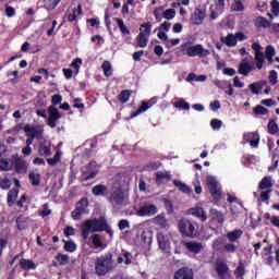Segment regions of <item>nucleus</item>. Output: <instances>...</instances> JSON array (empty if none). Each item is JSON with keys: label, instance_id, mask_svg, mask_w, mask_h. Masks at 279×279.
<instances>
[{"label": "nucleus", "instance_id": "obj_1", "mask_svg": "<svg viewBox=\"0 0 279 279\" xmlns=\"http://www.w3.org/2000/svg\"><path fill=\"white\" fill-rule=\"evenodd\" d=\"M81 230V236L84 241H87L88 236H90V233L93 232H107V234L112 236V228L108 226V220L104 217L85 220Z\"/></svg>", "mask_w": 279, "mask_h": 279}, {"label": "nucleus", "instance_id": "obj_2", "mask_svg": "<svg viewBox=\"0 0 279 279\" xmlns=\"http://www.w3.org/2000/svg\"><path fill=\"white\" fill-rule=\"evenodd\" d=\"M179 232L187 239L199 236V225L195 220L182 218L178 223Z\"/></svg>", "mask_w": 279, "mask_h": 279}, {"label": "nucleus", "instance_id": "obj_3", "mask_svg": "<svg viewBox=\"0 0 279 279\" xmlns=\"http://www.w3.org/2000/svg\"><path fill=\"white\" fill-rule=\"evenodd\" d=\"M112 257L113 255L111 252H108L105 255L97 257L95 264V271L97 276H106V274L114 269V259H112Z\"/></svg>", "mask_w": 279, "mask_h": 279}, {"label": "nucleus", "instance_id": "obj_4", "mask_svg": "<svg viewBox=\"0 0 279 279\" xmlns=\"http://www.w3.org/2000/svg\"><path fill=\"white\" fill-rule=\"evenodd\" d=\"M181 49L183 53L189 56V58H195L197 56L198 58H206L207 56H210V50L204 48L202 44L191 46V43H184L181 45Z\"/></svg>", "mask_w": 279, "mask_h": 279}, {"label": "nucleus", "instance_id": "obj_5", "mask_svg": "<svg viewBox=\"0 0 279 279\" xmlns=\"http://www.w3.org/2000/svg\"><path fill=\"white\" fill-rule=\"evenodd\" d=\"M88 198L83 197L76 203L75 209L71 213L72 219L74 221H80L83 215H86V209L88 208Z\"/></svg>", "mask_w": 279, "mask_h": 279}, {"label": "nucleus", "instance_id": "obj_6", "mask_svg": "<svg viewBox=\"0 0 279 279\" xmlns=\"http://www.w3.org/2000/svg\"><path fill=\"white\" fill-rule=\"evenodd\" d=\"M256 71V65L253 61H248L247 58L241 60L238 65V73L239 75H243V77H248L250 73Z\"/></svg>", "mask_w": 279, "mask_h": 279}, {"label": "nucleus", "instance_id": "obj_7", "mask_svg": "<svg viewBox=\"0 0 279 279\" xmlns=\"http://www.w3.org/2000/svg\"><path fill=\"white\" fill-rule=\"evenodd\" d=\"M207 186L213 199L219 202V199H221V190L219 189V182H217V179L214 177H207Z\"/></svg>", "mask_w": 279, "mask_h": 279}, {"label": "nucleus", "instance_id": "obj_8", "mask_svg": "<svg viewBox=\"0 0 279 279\" xmlns=\"http://www.w3.org/2000/svg\"><path fill=\"white\" fill-rule=\"evenodd\" d=\"M124 199L125 194H123V190H121V187H116L111 195L108 197V202L112 204L113 208H119V206H123Z\"/></svg>", "mask_w": 279, "mask_h": 279}, {"label": "nucleus", "instance_id": "obj_9", "mask_svg": "<svg viewBox=\"0 0 279 279\" xmlns=\"http://www.w3.org/2000/svg\"><path fill=\"white\" fill-rule=\"evenodd\" d=\"M215 271L219 279H229L232 274L230 266H228V263L223 260L216 262Z\"/></svg>", "mask_w": 279, "mask_h": 279}, {"label": "nucleus", "instance_id": "obj_10", "mask_svg": "<svg viewBox=\"0 0 279 279\" xmlns=\"http://www.w3.org/2000/svg\"><path fill=\"white\" fill-rule=\"evenodd\" d=\"M157 243L159 250H161L163 254H171V240L169 239V235L162 232L157 233Z\"/></svg>", "mask_w": 279, "mask_h": 279}, {"label": "nucleus", "instance_id": "obj_11", "mask_svg": "<svg viewBox=\"0 0 279 279\" xmlns=\"http://www.w3.org/2000/svg\"><path fill=\"white\" fill-rule=\"evenodd\" d=\"M48 120H47V125H49V128H57V123L58 121H60V119H62V114L60 113V111H58V108L50 106L48 107Z\"/></svg>", "mask_w": 279, "mask_h": 279}, {"label": "nucleus", "instance_id": "obj_12", "mask_svg": "<svg viewBox=\"0 0 279 279\" xmlns=\"http://www.w3.org/2000/svg\"><path fill=\"white\" fill-rule=\"evenodd\" d=\"M158 213V207L154 204H144L137 210V217H154Z\"/></svg>", "mask_w": 279, "mask_h": 279}, {"label": "nucleus", "instance_id": "obj_13", "mask_svg": "<svg viewBox=\"0 0 279 279\" xmlns=\"http://www.w3.org/2000/svg\"><path fill=\"white\" fill-rule=\"evenodd\" d=\"M12 160H13L15 173H20V174L27 173V163L23 158L19 157V155H13Z\"/></svg>", "mask_w": 279, "mask_h": 279}, {"label": "nucleus", "instance_id": "obj_14", "mask_svg": "<svg viewBox=\"0 0 279 279\" xmlns=\"http://www.w3.org/2000/svg\"><path fill=\"white\" fill-rule=\"evenodd\" d=\"M24 132H26V136H29L31 138H43V132H45L40 126H32L29 124H26L24 126Z\"/></svg>", "mask_w": 279, "mask_h": 279}, {"label": "nucleus", "instance_id": "obj_15", "mask_svg": "<svg viewBox=\"0 0 279 279\" xmlns=\"http://www.w3.org/2000/svg\"><path fill=\"white\" fill-rule=\"evenodd\" d=\"M173 279H195V275L193 274V269L182 267L174 272Z\"/></svg>", "mask_w": 279, "mask_h": 279}, {"label": "nucleus", "instance_id": "obj_16", "mask_svg": "<svg viewBox=\"0 0 279 279\" xmlns=\"http://www.w3.org/2000/svg\"><path fill=\"white\" fill-rule=\"evenodd\" d=\"M206 19V7L198 4L194 10V24L202 25Z\"/></svg>", "mask_w": 279, "mask_h": 279}, {"label": "nucleus", "instance_id": "obj_17", "mask_svg": "<svg viewBox=\"0 0 279 279\" xmlns=\"http://www.w3.org/2000/svg\"><path fill=\"white\" fill-rule=\"evenodd\" d=\"M185 250L190 252L191 254H199L202 250H204V244L201 242H195V241H189L183 243Z\"/></svg>", "mask_w": 279, "mask_h": 279}, {"label": "nucleus", "instance_id": "obj_18", "mask_svg": "<svg viewBox=\"0 0 279 279\" xmlns=\"http://www.w3.org/2000/svg\"><path fill=\"white\" fill-rule=\"evenodd\" d=\"M243 138L246 143H250L251 147H258L260 143V135L256 132L244 133Z\"/></svg>", "mask_w": 279, "mask_h": 279}, {"label": "nucleus", "instance_id": "obj_19", "mask_svg": "<svg viewBox=\"0 0 279 279\" xmlns=\"http://www.w3.org/2000/svg\"><path fill=\"white\" fill-rule=\"evenodd\" d=\"M187 215H192V217H196V219H201V221H206L208 219L206 211L202 207H192L187 209Z\"/></svg>", "mask_w": 279, "mask_h": 279}, {"label": "nucleus", "instance_id": "obj_20", "mask_svg": "<svg viewBox=\"0 0 279 279\" xmlns=\"http://www.w3.org/2000/svg\"><path fill=\"white\" fill-rule=\"evenodd\" d=\"M209 216L214 221H217L220 225H223L226 221V216L223 215V213L217 210L216 208H211L209 210Z\"/></svg>", "mask_w": 279, "mask_h": 279}, {"label": "nucleus", "instance_id": "obj_21", "mask_svg": "<svg viewBox=\"0 0 279 279\" xmlns=\"http://www.w3.org/2000/svg\"><path fill=\"white\" fill-rule=\"evenodd\" d=\"M20 267L23 269V271H31L32 269H36V263L32 259H20Z\"/></svg>", "mask_w": 279, "mask_h": 279}, {"label": "nucleus", "instance_id": "obj_22", "mask_svg": "<svg viewBox=\"0 0 279 279\" xmlns=\"http://www.w3.org/2000/svg\"><path fill=\"white\" fill-rule=\"evenodd\" d=\"M241 236H243V230L241 229H235L226 234V238L228 239V241H230V243H235V241H239Z\"/></svg>", "mask_w": 279, "mask_h": 279}, {"label": "nucleus", "instance_id": "obj_23", "mask_svg": "<svg viewBox=\"0 0 279 279\" xmlns=\"http://www.w3.org/2000/svg\"><path fill=\"white\" fill-rule=\"evenodd\" d=\"M108 191V186L104 184H97L92 189V194L95 195V197H106V192Z\"/></svg>", "mask_w": 279, "mask_h": 279}, {"label": "nucleus", "instance_id": "obj_24", "mask_svg": "<svg viewBox=\"0 0 279 279\" xmlns=\"http://www.w3.org/2000/svg\"><path fill=\"white\" fill-rule=\"evenodd\" d=\"M274 183L271 182V177H264L258 184L260 191H271Z\"/></svg>", "mask_w": 279, "mask_h": 279}, {"label": "nucleus", "instance_id": "obj_25", "mask_svg": "<svg viewBox=\"0 0 279 279\" xmlns=\"http://www.w3.org/2000/svg\"><path fill=\"white\" fill-rule=\"evenodd\" d=\"M38 154L39 156H45V158H49V156H51V145L47 144V142L40 143Z\"/></svg>", "mask_w": 279, "mask_h": 279}, {"label": "nucleus", "instance_id": "obj_26", "mask_svg": "<svg viewBox=\"0 0 279 279\" xmlns=\"http://www.w3.org/2000/svg\"><path fill=\"white\" fill-rule=\"evenodd\" d=\"M173 184L174 186H177V189H179L181 193H184L185 195H191V193H193L191 186L186 185L185 183H182L179 180H173Z\"/></svg>", "mask_w": 279, "mask_h": 279}, {"label": "nucleus", "instance_id": "obj_27", "mask_svg": "<svg viewBox=\"0 0 279 279\" xmlns=\"http://www.w3.org/2000/svg\"><path fill=\"white\" fill-rule=\"evenodd\" d=\"M117 263L118 265H122V263L130 265L132 263V253L122 251V255L118 257Z\"/></svg>", "mask_w": 279, "mask_h": 279}, {"label": "nucleus", "instance_id": "obj_28", "mask_svg": "<svg viewBox=\"0 0 279 279\" xmlns=\"http://www.w3.org/2000/svg\"><path fill=\"white\" fill-rule=\"evenodd\" d=\"M163 182H171V174L169 172L158 171L156 173V184H162Z\"/></svg>", "mask_w": 279, "mask_h": 279}, {"label": "nucleus", "instance_id": "obj_29", "mask_svg": "<svg viewBox=\"0 0 279 279\" xmlns=\"http://www.w3.org/2000/svg\"><path fill=\"white\" fill-rule=\"evenodd\" d=\"M153 105L154 104L143 101L140 108L131 114V119L138 117V114H143V112H147V110H149V107Z\"/></svg>", "mask_w": 279, "mask_h": 279}, {"label": "nucleus", "instance_id": "obj_30", "mask_svg": "<svg viewBox=\"0 0 279 279\" xmlns=\"http://www.w3.org/2000/svg\"><path fill=\"white\" fill-rule=\"evenodd\" d=\"M136 40L137 47H141V49H145V47H147V44L149 43V36L145 35V33H140Z\"/></svg>", "mask_w": 279, "mask_h": 279}, {"label": "nucleus", "instance_id": "obj_31", "mask_svg": "<svg viewBox=\"0 0 279 279\" xmlns=\"http://www.w3.org/2000/svg\"><path fill=\"white\" fill-rule=\"evenodd\" d=\"M130 97H132V90L130 89H123L119 95H118V101L120 104H128L130 101Z\"/></svg>", "mask_w": 279, "mask_h": 279}, {"label": "nucleus", "instance_id": "obj_32", "mask_svg": "<svg viewBox=\"0 0 279 279\" xmlns=\"http://www.w3.org/2000/svg\"><path fill=\"white\" fill-rule=\"evenodd\" d=\"M16 197H19V190L17 189L10 190L7 196L8 206L10 207L14 206V202Z\"/></svg>", "mask_w": 279, "mask_h": 279}, {"label": "nucleus", "instance_id": "obj_33", "mask_svg": "<svg viewBox=\"0 0 279 279\" xmlns=\"http://www.w3.org/2000/svg\"><path fill=\"white\" fill-rule=\"evenodd\" d=\"M221 43L227 45V47H236V37L233 34H229L226 37L220 38Z\"/></svg>", "mask_w": 279, "mask_h": 279}, {"label": "nucleus", "instance_id": "obj_34", "mask_svg": "<svg viewBox=\"0 0 279 279\" xmlns=\"http://www.w3.org/2000/svg\"><path fill=\"white\" fill-rule=\"evenodd\" d=\"M255 27H263L264 29H267V27H271V22L263 16H258L255 20Z\"/></svg>", "mask_w": 279, "mask_h": 279}, {"label": "nucleus", "instance_id": "obj_35", "mask_svg": "<svg viewBox=\"0 0 279 279\" xmlns=\"http://www.w3.org/2000/svg\"><path fill=\"white\" fill-rule=\"evenodd\" d=\"M233 274L235 278H243V276H245V264H243V260L239 262V265Z\"/></svg>", "mask_w": 279, "mask_h": 279}, {"label": "nucleus", "instance_id": "obj_36", "mask_svg": "<svg viewBox=\"0 0 279 279\" xmlns=\"http://www.w3.org/2000/svg\"><path fill=\"white\" fill-rule=\"evenodd\" d=\"M248 88L253 95H260V90H263V83L255 82L248 85Z\"/></svg>", "mask_w": 279, "mask_h": 279}, {"label": "nucleus", "instance_id": "obj_37", "mask_svg": "<svg viewBox=\"0 0 279 279\" xmlns=\"http://www.w3.org/2000/svg\"><path fill=\"white\" fill-rule=\"evenodd\" d=\"M264 64H265V53H263V52L256 53L255 54V68H257L258 71H260V69H263Z\"/></svg>", "mask_w": 279, "mask_h": 279}, {"label": "nucleus", "instance_id": "obj_38", "mask_svg": "<svg viewBox=\"0 0 279 279\" xmlns=\"http://www.w3.org/2000/svg\"><path fill=\"white\" fill-rule=\"evenodd\" d=\"M14 166L10 163V159L1 158L0 159V171H12Z\"/></svg>", "mask_w": 279, "mask_h": 279}, {"label": "nucleus", "instance_id": "obj_39", "mask_svg": "<svg viewBox=\"0 0 279 279\" xmlns=\"http://www.w3.org/2000/svg\"><path fill=\"white\" fill-rule=\"evenodd\" d=\"M116 23L121 32V34H124V36H130V28L125 25L123 20L121 19H116Z\"/></svg>", "mask_w": 279, "mask_h": 279}, {"label": "nucleus", "instance_id": "obj_40", "mask_svg": "<svg viewBox=\"0 0 279 279\" xmlns=\"http://www.w3.org/2000/svg\"><path fill=\"white\" fill-rule=\"evenodd\" d=\"M268 134H271L272 136H276V134H279V126L278 123L274 120H269L268 122Z\"/></svg>", "mask_w": 279, "mask_h": 279}, {"label": "nucleus", "instance_id": "obj_41", "mask_svg": "<svg viewBox=\"0 0 279 279\" xmlns=\"http://www.w3.org/2000/svg\"><path fill=\"white\" fill-rule=\"evenodd\" d=\"M62 0H44L45 10H56Z\"/></svg>", "mask_w": 279, "mask_h": 279}, {"label": "nucleus", "instance_id": "obj_42", "mask_svg": "<svg viewBox=\"0 0 279 279\" xmlns=\"http://www.w3.org/2000/svg\"><path fill=\"white\" fill-rule=\"evenodd\" d=\"M97 178V171L87 172L86 170L82 171L81 182H88V180H95Z\"/></svg>", "mask_w": 279, "mask_h": 279}, {"label": "nucleus", "instance_id": "obj_43", "mask_svg": "<svg viewBox=\"0 0 279 279\" xmlns=\"http://www.w3.org/2000/svg\"><path fill=\"white\" fill-rule=\"evenodd\" d=\"M101 69L105 73V77H111L112 75V64H110V61H104Z\"/></svg>", "mask_w": 279, "mask_h": 279}, {"label": "nucleus", "instance_id": "obj_44", "mask_svg": "<svg viewBox=\"0 0 279 279\" xmlns=\"http://www.w3.org/2000/svg\"><path fill=\"white\" fill-rule=\"evenodd\" d=\"M63 243H64L63 250L65 252L73 253L75 252V250H77V245L73 241L63 240Z\"/></svg>", "mask_w": 279, "mask_h": 279}, {"label": "nucleus", "instance_id": "obj_45", "mask_svg": "<svg viewBox=\"0 0 279 279\" xmlns=\"http://www.w3.org/2000/svg\"><path fill=\"white\" fill-rule=\"evenodd\" d=\"M15 223L17 226V230H25V228H27V220H25L23 215H20L16 218Z\"/></svg>", "mask_w": 279, "mask_h": 279}, {"label": "nucleus", "instance_id": "obj_46", "mask_svg": "<svg viewBox=\"0 0 279 279\" xmlns=\"http://www.w3.org/2000/svg\"><path fill=\"white\" fill-rule=\"evenodd\" d=\"M140 33L145 34V36H150L151 34V22H146L140 26Z\"/></svg>", "mask_w": 279, "mask_h": 279}, {"label": "nucleus", "instance_id": "obj_47", "mask_svg": "<svg viewBox=\"0 0 279 279\" xmlns=\"http://www.w3.org/2000/svg\"><path fill=\"white\" fill-rule=\"evenodd\" d=\"M28 179L33 186H40V174L31 172Z\"/></svg>", "mask_w": 279, "mask_h": 279}, {"label": "nucleus", "instance_id": "obj_48", "mask_svg": "<svg viewBox=\"0 0 279 279\" xmlns=\"http://www.w3.org/2000/svg\"><path fill=\"white\" fill-rule=\"evenodd\" d=\"M174 108H178L179 110H191V105L184 99H181L174 102Z\"/></svg>", "mask_w": 279, "mask_h": 279}, {"label": "nucleus", "instance_id": "obj_49", "mask_svg": "<svg viewBox=\"0 0 279 279\" xmlns=\"http://www.w3.org/2000/svg\"><path fill=\"white\" fill-rule=\"evenodd\" d=\"M254 114L257 116H265V114H269V109L263 107V105H257L254 109H253Z\"/></svg>", "mask_w": 279, "mask_h": 279}, {"label": "nucleus", "instance_id": "obj_50", "mask_svg": "<svg viewBox=\"0 0 279 279\" xmlns=\"http://www.w3.org/2000/svg\"><path fill=\"white\" fill-rule=\"evenodd\" d=\"M236 250L238 247L234 243H226L223 246V252H226V254H234Z\"/></svg>", "mask_w": 279, "mask_h": 279}, {"label": "nucleus", "instance_id": "obj_51", "mask_svg": "<svg viewBox=\"0 0 279 279\" xmlns=\"http://www.w3.org/2000/svg\"><path fill=\"white\" fill-rule=\"evenodd\" d=\"M92 243L94 247H96V250L99 247H104V242H101V238L99 236V234H94L92 236Z\"/></svg>", "mask_w": 279, "mask_h": 279}, {"label": "nucleus", "instance_id": "obj_52", "mask_svg": "<svg viewBox=\"0 0 279 279\" xmlns=\"http://www.w3.org/2000/svg\"><path fill=\"white\" fill-rule=\"evenodd\" d=\"M163 19H166V21H173V19H175V9H167L163 12Z\"/></svg>", "mask_w": 279, "mask_h": 279}, {"label": "nucleus", "instance_id": "obj_53", "mask_svg": "<svg viewBox=\"0 0 279 279\" xmlns=\"http://www.w3.org/2000/svg\"><path fill=\"white\" fill-rule=\"evenodd\" d=\"M10 186H12V181L10 179H0V189H2V191H8Z\"/></svg>", "mask_w": 279, "mask_h": 279}, {"label": "nucleus", "instance_id": "obj_54", "mask_svg": "<svg viewBox=\"0 0 279 279\" xmlns=\"http://www.w3.org/2000/svg\"><path fill=\"white\" fill-rule=\"evenodd\" d=\"M56 260H58L59 265H66L69 263V255L59 253L56 256Z\"/></svg>", "mask_w": 279, "mask_h": 279}, {"label": "nucleus", "instance_id": "obj_55", "mask_svg": "<svg viewBox=\"0 0 279 279\" xmlns=\"http://www.w3.org/2000/svg\"><path fill=\"white\" fill-rule=\"evenodd\" d=\"M268 80L272 86H276L278 84V72L276 70L270 71Z\"/></svg>", "mask_w": 279, "mask_h": 279}, {"label": "nucleus", "instance_id": "obj_56", "mask_svg": "<svg viewBox=\"0 0 279 279\" xmlns=\"http://www.w3.org/2000/svg\"><path fill=\"white\" fill-rule=\"evenodd\" d=\"M232 10H234V12H243L245 10V7L243 5V2L241 0H235L232 5Z\"/></svg>", "mask_w": 279, "mask_h": 279}, {"label": "nucleus", "instance_id": "obj_57", "mask_svg": "<svg viewBox=\"0 0 279 279\" xmlns=\"http://www.w3.org/2000/svg\"><path fill=\"white\" fill-rule=\"evenodd\" d=\"M163 204L168 215H173V203L169 198H166L163 199Z\"/></svg>", "mask_w": 279, "mask_h": 279}, {"label": "nucleus", "instance_id": "obj_58", "mask_svg": "<svg viewBox=\"0 0 279 279\" xmlns=\"http://www.w3.org/2000/svg\"><path fill=\"white\" fill-rule=\"evenodd\" d=\"M60 153H56L53 158H48L47 162L48 165H50L51 167H54V165H58V162H60Z\"/></svg>", "mask_w": 279, "mask_h": 279}, {"label": "nucleus", "instance_id": "obj_59", "mask_svg": "<svg viewBox=\"0 0 279 279\" xmlns=\"http://www.w3.org/2000/svg\"><path fill=\"white\" fill-rule=\"evenodd\" d=\"M82 66V59L76 58L72 61L71 68L76 71V73H80V68Z\"/></svg>", "mask_w": 279, "mask_h": 279}, {"label": "nucleus", "instance_id": "obj_60", "mask_svg": "<svg viewBox=\"0 0 279 279\" xmlns=\"http://www.w3.org/2000/svg\"><path fill=\"white\" fill-rule=\"evenodd\" d=\"M51 106H53V108H56V106H60V104H62V95L60 94H56L52 96L51 99Z\"/></svg>", "mask_w": 279, "mask_h": 279}, {"label": "nucleus", "instance_id": "obj_61", "mask_svg": "<svg viewBox=\"0 0 279 279\" xmlns=\"http://www.w3.org/2000/svg\"><path fill=\"white\" fill-rule=\"evenodd\" d=\"M270 7H271V12L275 14V16H278V14H279V1L278 0H272L270 2Z\"/></svg>", "mask_w": 279, "mask_h": 279}, {"label": "nucleus", "instance_id": "obj_62", "mask_svg": "<svg viewBox=\"0 0 279 279\" xmlns=\"http://www.w3.org/2000/svg\"><path fill=\"white\" fill-rule=\"evenodd\" d=\"M221 125H223V122L221 120L213 119L210 121V126L213 128V130H221Z\"/></svg>", "mask_w": 279, "mask_h": 279}, {"label": "nucleus", "instance_id": "obj_63", "mask_svg": "<svg viewBox=\"0 0 279 279\" xmlns=\"http://www.w3.org/2000/svg\"><path fill=\"white\" fill-rule=\"evenodd\" d=\"M177 45H180V38H175V39H168L166 41V47L168 49H171V47H175Z\"/></svg>", "mask_w": 279, "mask_h": 279}, {"label": "nucleus", "instance_id": "obj_64", "mask_svg": "<svg viewBox=\"0 0 279 279\" xmlns=\"http://www.w3.org/2000/svg\"><path fill=\"white\" fill-rule=\"evenodd\" d=\"M64 236L69 239V236H75V228L73 227H65L64 229Z\"/></svg>", "mask_w": 279, "mask_h": 279}]
</instances>
